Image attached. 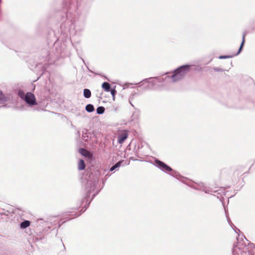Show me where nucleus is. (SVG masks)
<instances>
[{"label":"nucleus","mask_w":255,"mask_h":255,"mask_svg":"<svg viewBox=\"0 0 255 255\" xmlns=\"http://www.w3.org/2000/svg\"><path fill=\"white\" fill-rule=\"evenodd\" d=\"M30 225V222L29 221H25L21 223L20 227L21 229H25L29 227Z\"/></svg>","instance_id":"0eeeda50"},{"label":"nucleus","mask_w":255,"mask_h":255,"mask_svg":"<svg viewBox=\"0 0 255 255\" xmlns=\"http://www.w3.org/2000/svg\"><path fill=\"white\" fill-rule=\"evenodd\" d=\"M7 100L6 98L0 90V102H4Z\"/></svg>","instance_id":"4468645a"},{"label":"nucleus","mask_w":255,"mask_h":255,"mask_svg":"<svg viewBox=\"0 0 255 255\" xmlns=\"http://www.w3.org/2000/svg\"><path fill=\"white\" fill-rule=\"evenodd\" d=\"M86 110L88 112H92L94 111V107L91 104H88L86 107Z\"/></svg>","instance_id":"9d476101"},{"label":"nucleus","mask_w":255,"mask_h":255,"mask_svg":"<svg viewBox=\"0 0 255 255\" xmlns=\"http://www.w3.org/2000/svg\"><path fill=\"white\" fill-rule=\"evenodd\" d=\"M111 94L113 96V100H115V95L117 93V91L115 89H112L110 90Z\"/></svg>","instance_id":"2eb2a0df"},{"label":"nucleus","mask_w":255,"mask_h":255,"mask_svg":"<svg viewBox=\"0 0 255 255\" xmlns=\"http://www.w3.org/2000/svg\"><path fill=\"white\" fill-rule=\"evenodd\" d=\"M79 215H80V214L77 215L76 216V217H78V216H79Z\"/></svg>","instance_id":"a211bd4d"},{"label":"nucleus","mask_w":255,"mask_h":255,"mask_svg":"<svg viewBox=\"0 0 255 255\" xmlns=\"http://www.w3.org/2000/svg\"><path fill=\"white\" fill-rule=\"evenodd\" d=\"M155 165L164 171H171L172 170V168L170 167L169 166L166 165L164 162L158 160L156 159L155 160Z\"/></svg>","instance_id":"f03ea898"},{"label":"nucleus","mask_w":255,"mask_h":255,"mask_svg":"<svg viewBox=\"0 0 255 255\" xmlns=\"http://www.w3.org/2000/svg\"><path fill=\"white\" fill-rule=\"evenodd\" d=\"M85 168L84 161L82 159H80L78 162V169L80 170H84Z\"/></svg>","instance_id":"6e6552de"},{"label":"nucleus","mask_w":255,"mask_h":255,"mask_svg":"<svg viewBox=\"0 0 255 255\" xmlns=\"http://www.w3.org/2000/svg\"><path fill=\"white\" fill-rule=\"evenodd\" d=\"M79 152L82 155L86 157L90 158L92 156V154L88 150L85 149L81 148L79 150Z\"/></svg>","instance_id":"39448f33"},{"label":"nucleus","mask_w":255,"mask_h":255,"mask_svg":"<svg viewBox=\"0 0 255 255\" xmlns=\"http://www.w3.org/2000/svg\"><path fill=\"white\" fill-rule=\"evenodd\" d=\"M102 87L105 91L109 92L110 91L111 85L108 82H104L102 84Z\"/></svg>","instance_id":"423d86ee"},{"label":"nucleus","mask_w":255,"mask_h":255,"mask_svg":"<svg viewBox=\"0 0 255 255\" xmlns=\"http://www.w3.org/2000/svg\"><path fill=\"white\" fill-rule=\"evenodd\" d=\"M189 69V66H183L176 70L174 74L172 76L173 81L175 82L181 79L186 73Z\"/></svg>","instance_id":"f257e3e1"},{"label":"nucleus","mask_w":255,"mask_h":255,"mask_svg":"<svg viewBox=\"0 0 255 255\" xmlns=\"http://www.w3.org/2000/svg\"><path fill=\"white\" fill-rule=\"evenodd\" d=\"M231 56H220V59H225V58H231Z\"/></svg>","instance_id":"dca6fc26"},{"label":"nucleus","mask_w":255,"mask_h":255,"mask_svg":"<svg viewBox=\"0 0 255 255\" xmlns=\"http://www.w3.org/2000/svg\"><path fill=\"white\" fill-rule=\"evenodd\" d=\"M237 171L238 172V173H242V171L241 170V168H239L237 170Z\"/></svg>","instance_id":"f3484780"},{"label":"nucleus","mask_w":255,"mask_h":255,"mask_svg":"<svg viewBox=\"0 0 255 255\" xmlns=\"http://www.w3.org/2000/svg\"><path fill=\"white\" fill-rule=\"evenodd\" d=\"M128 131L126 130H123L119 132L118 135V142L122 144L128 138Z\"/></svg>","instance_id":"20e7f679"},{"label":"nucleus","mask_w":255,"mask_h":255,"mask_svg":"<svg viewBox=\"0 0 255 255\" xmlns=\"http://www.w3.org/2000/svg\"><path fill=\"white\" fill-rule=\"evenodd\" d=\"M105 108L103 107H99L97 109V112L98 114H102L105 112Z\"/></svg>","instance_id":"ddd939ff"},{"label":"nucleus","mask_w":255,"mask_h":255,"mask_svg":"<svg viewBox=\"0 0 255 255\" xmlns=\"http://www.w3.org/2000/svg\"><path fill=\"white\" fill-rule=\"evenodd\" d=\"M84 96L86 98H89L91 96V91L87 89L84 90Z\"/></svg>","instance_id":"1a4fd4ad"},{"label":"nucleus","mask_w":255,"mask_h":255,"mask_svg":"<svg viewBox=\"0 0 255 255\" xmlns=\"http://www.w3.org/2000/svg\"><path fill=\"white\" fill-rule=\"evenodd\" d=\"M122 162H123V161H120L118 162L115 165L113 166L111 168L110 170L111 171H113L116 168L120 167L121 166V163H122Z\"/></svg>","instance_id":"f8f14e48"},{"label":"nucleus","mask_w":255,"mask_h":255,"mask_svg":"<svg viewBox=\"0 0 255 255\" xmlns=\"http://www.w3.org/2000/svg\"><path fill=\"white\" fill-rule=\"evenodd\" d=\"M25 101L29 105H34L36 104L35 96L30 92L26 93L25 96Z\"/></svg>","instance_id":"7ed1b4c3"},{"label":"nucleus","mask_w":255,"mask_h":255,"mask_svg":"<svg viewBox=\"0 0 255 255\" xmlns=\"http://www.w3.org/2000/svg\"><path fill=\"white\" fill-rule=\"evenodd\" d=\"M245 36H246V34L244 33L243 36V40H242V43L241 44L240 47L239 48V51L237 54L239 53L241 51V50L243 48V47L244 44L245 42Z\"/></svg>","instance_id":"9b49d317"}]
</instances>
